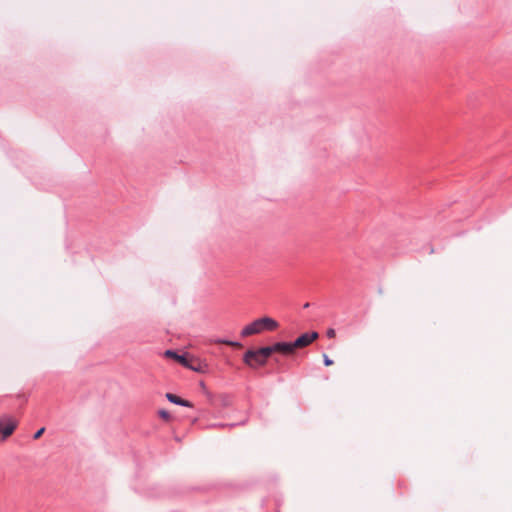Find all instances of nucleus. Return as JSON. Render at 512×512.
I'll return each instance as SVG.
<instances>
[{
	"label": "nucleus",
	"mask_w": 512,
	"mask_h": 512,
	"mask_svg": "<svg viewBox=\"0 0 512 512\" xmlns=\"http://www.w3.org/2000/svg\"><path fill=\"white\" fill-rule=\"evenodd\" d=\"M158 415L160 416V418H162L165 421H170V419H171L169 412L166 410H160L158 412Z\"/></svg>",
	"instance_id": "obj_10"
},
{
	"label": "nucleus",
	"mask_w": 512,
	"mask_h": 512,
	"mask_svg": "<svg viewBox=\"0 0 512 512\" xmlns=\"http://www.w3.org/2000/svg\"><path fill=\"white\" fill-rule=\"evenodd\" d=\"M271 355L275 352L289 356L294 354L295 349L292 343L288 342H277L271 346H268Z\"/></svg>",
	"instance_id": "obj_5"
},
{
	"label": "nucleus",
	"mask_w": 512,
	"mask_h": 512,
	"mask_svg": "<svg viewBox=\"0 0 512 512\" xmlns=\"http://www.w3.org/2000/svg\"><path fill=\"white\" fill-rule=\"evenodd\" d=\"M270 356L271 353L268 346L257 350H248L244 355V362L251 367L261 366L267 362Z\"/></svg>",
	"instance_id": "obj_2"
},
{
	"label": "nucleus",
	"mask_w": 512,
	"mask_h": 512,
	"mask_svg": "<svg viewBox=\"0 0 512 512\" xmlns=\"http://www.w3.org/2000/svg\"><path fill=\"white\" fill-rule=\"evenodd\" d=\"M166 398L171 403H174V404H177V405H181V406H186V407H192V404L189 401L184 400V399L180 398L179 396H177L175 394L167 393L166 394Z\"/></svg>",
	"instance_id": "obj_7"
},
{
	"label": "nucleus",
	"mask_w": 512,
	"mask_h": 512,
	"mask_svg": "<svg viewBox=\"0 0 512 512\" xmlns=\"http://www.w3.org/2000/svg\"><path fill=\"white\" fill-rule=\"evenodd\" d=\"M18 426V420L10 415L0 417V436L5 441L9 438Z\"/></svg>",
	"instance_id": "obj_3"
},
{
	"label": "nucleus",
	"mask_w": 512,
	"mask_h": 512,
	"mask_svg": "<svg viewBox=\"0 0 512 512\" xmlns=\"http://www.w3.org/2000/svg\"><path fill=\"white\" fill-rule=\"evenodd\" d=\"M44 431H45V428H44V427L40 428V429H39V430L34 434L33 438H34L35 440L39 439V438L43 435Z\"/></svg>",
	"instance_id": "obj_12"
},
{
	"label": "nucleus",
	"mask_w": 512,
	"mask_h": 512,
	"mask_svg": "<svg viewBox=\"0 0 512 512\" xmlns=\"http://www.w3.org/2000/svg\"><path fill=\"white\" fill-rule=\"evenodd\" d=\"M211 343L225 344V345H228V346H231V347H234V348H241L242 347V345L239 342H233V341L222 340V339L211 340Z\"/></svg>",
	"instance_id": "obj_9"
},
{
	"label": "nucleus",
	"mask_w": 512,
	"mask_h": 512,
	"mask_svg": "<svg viewBox=\"0 0 512 512\" xmlns=\"http://www.w3.org/2000/svg\"><path fill=\"white\" fill-rule=\"evenodd\" d=\"M323 361L325 366L333 365V361L326 354H323Z\"/></svg>",
	"instance_id": "obj_11"
},
{
	"label": "nucleus",
	"mask_w": 512,
	"mask_h": 512,
	"mask_svg": "<svg viewBox=\"0 0 512 512\" xmlns=\"http://www.w3.org/2000/svg\"><path fill=\"white\" fill-rule=\"evenodd\" d=\"M319 334L315 331L310 333H304L299 336L294 342H292L294 349H301L310 345L313 341L318 339Z\"/></svg>",
	"instance_id": "obj_4"
},
{
	"label": "nucleus",
	"mask_w": 512,
	"mask_h": 512,
	"mask_svg": "<svg viewBox=\"0 0 512 512\" xmlns=\"http://www.w3.org/2000/svg\"><path fill=\"white\" fill-rule=\"evenodd\" d=\"M186 368H189L196 372H204L202 363L197 359H189V365L186 366Z\"/></svg>",
	"instance_id": "obj_8"
},
{
	"label": "nucleus",
	"mask_w": 512,
	"mask_h": 512,
	"mask_svg": "<svg viewBox=\"0 0 512 512\" xmlns=\"http://www.w3.org/2000/svg\"><path fill=\"white\" fill-rule=\"evenodd\" d=\"M165 356L176 360L178 363H180L184 367L189 365V359L186 355H178L176 352H174L172 350H167L165 352Z\"/></svg>",
	"instance_id": "obj_6"
},
{
	"label": "nucleus",
	"mask_w": 512,
	"mask_h": 512,
	"mask_svg": "<svg viewBox=\"0 0 512 512\" xmlns=\"http://www.w3.org/2000/svg\"><path fill=\"white\" fill-rule=\"evenodd\" d=\"M327 336H328L329 338H334V337L336 336V332H335V330H334V329H332V328L328 329V330H327Z\"/></svg>",
	"instance_id": "obj_13"
},
{
	"label": "nucleus",
	"mask_w": 512,
	"mask_h": 512,
	"mask_svg": "<svg viewBox=\"0 0 512 512\" xmlns=\"http://www.w3.org/2000/svg\"><path fill=\"white\" fill-rule=\"evenodd\" d=\"M279 326L278 322L271 317H262L254 320L241 331L242 337H248L254 334H259L265 330L273 331Z\"/></svg>",
	"instance_id": "obj_1"
}]
</instances>
